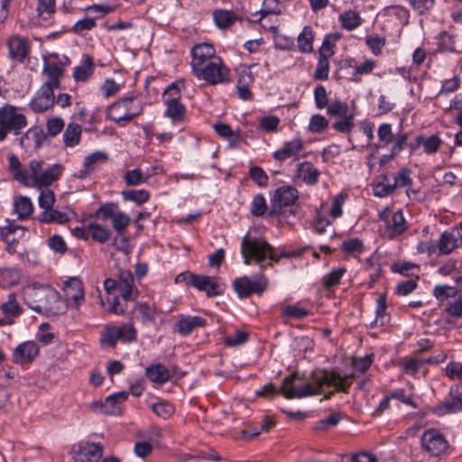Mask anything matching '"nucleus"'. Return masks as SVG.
Returning a JSON list of instances; mask_svg holds the SVG:
<instances>
[{
    "instance_id": "nucleus-1",
    "label": "nucleus",
    "mask_w": 462,
    "mask_h": 462,
    "mask_svg": "<svg viewBox=\"0 0 462 462\" xmlns=\"http://www.w3.org/2000/svg\"><path fill=\"white\" fill-rule=\"evenodd\" d=\"M311 383H306L301 377H285L282 385L276 387L269 383L255 391V395L265 399L282 393L287 399H300L324 392L325 387L333 386L336 391L346 392L352 383L353 377H315Z\"/></svg>"
},
{
    "instance_id": "nucleus-2",
    "label": "nucleus",
    "mask_w": 462,
    "mask_h": 462,
    "mask_svg": "<svg viewBox=\"0 0 462 462\" xmlns=\"http://www.w3.org/2000/svg\"><path fill=\"white\" fill-rule=\"evenodd\" d=\"M23 302L32 310L46 316H57L65 311L59 292L48 285L32 283L22 290Z\"/></svg>"
},
{
    "instance_id": "nucleus-3",
    "label": "nucleus",
    "mask_w": 462,
    "mask_h": 462,
    "mask_svg": "<svg viewBox=\"0 0 462 462\" xmlns=\"http://www.w3.org/2000/svg\"><path fill=\"white\" fill-rule=\"evenodd\" d=\"M43 165L42 161H30L22 184L28 188L42 189L60 179L63 170L60 164H53L48 168H44Z\"/></svg>"
},
{
    "instance_id": "nucleus-4",
    "label": "nucleus",
    "mask_w": 462,
    "mask_h": 462,
    "mask_svg": "<svg viewBox=\"0 0 462 462\" xmlns=\"http://www.w3.org/2000/svg\"><path fill=\"white\" fill-rule=\"evenodd\" d=\"M241 254L245 264L254 262L263 270L268 266L267 263L271 262L272 245L263 238L249 237L246 235L241 243Z\"/></svg>"
},
{
    "instance_id": "nucleus-5",
    "label": "nucleus",
    "mask_w": 462,
    "mask_h": 462,
    "mask_svg": "<svg viewBox=\"0 0 462 462\" xmlns=\"http://www.w3.org/2000/svg\"><path fill=\"white\" fill-rule=\"evenodd\" d=\"M104 289L109 295L118 291L125 301H132L138 297V290L134 285V278L129 270H120L117 279H106L104 281Z\"/></svg>"
},
{
    "instance_id": "nucleus-6",
    "label": "nucleus",
    "mask_w": 462,
    "mask_h": 462,
    "mask_svg": "<svg viewBox=\"0 0 462 462\" xmlns=\"http://www.w3.org/2000/svg\"><path fill=\"white\" fill-rule=\"evenodd\" d=\"M378 218L383 223V236L389 240L397 239L409 228V225L401 209L392 213L390 208L386 207L379 211Z\"/></svg>"
},
{
    "instance_id": "nucleus-7",
    "label": "nucleus",
    "mask_w": 462,
    "mask_h": 462,
    "mask_svg": "<svg viewBox=\"0 0 462 462\" xmlns=\"http://www.w3.org/2000/svg\"><path fill=\"white\" fill-rule=\"evenodd\" d=\"M27 120L23 114L11 105L0 108V142L4 141L7 134L17 135L26 126Z\"/></svg>"
},
{
    "instance_id": "nucleus-8",
    "label": "nucleus",
    "mask_w": 462,
    "mask_h": 462,
    "mask_svg": "<svg viewBox=\"0 0 462 462\" xmlns=\"http://www.w3.org/2000/svg\"><path fill=\"white\" fill-rule=\"evenodd\" d=\"M163 103L166 106L165 116L169 117L173 124L182 123L185 118L186 107L180 102V92L179 87L172 83L163 93Z\"/></svg>"
},
{
    "instance_id": "nucleus-9",
    "label": "nucleus",
    "mask_w": 462,
    "mask_h": 462,
    "mask_svg": "<svg viewBox=\"0 0 462 462\" xmlns=\"http://www.w3.org/2000/svg\"><path fill=\"white\" fill-rule=\"evenodd\" d=\"M193 74L201 80L210 85L222 84L228 81L229 69L223 64L219 57L213 58L202 68L199 69Z\"/></svg>"
},
{
    "instance_id": "nucleus-10",
    "label": "nucleus",
    "mask_w": 462,
    "mask_h": 462,
    "mask_svg": "<svg viewBox=\"0 0 462 462\" xmlns=\"http://www.w3.org/2000/svg\"><path fill=\"white\" fill-rule=\"evenodd\" d=\"M232 287L240 299H245L254 293L262 294L266 290L267 279L263 274H259L254 280L245 275L235 279Z\"/></svg>"
},
{
    "instance_id": "nucleus-11",
    "label": "nucleus",
    "mask_w": 462,
    "mask_h": 462,
    "mask_svg": "<svg viewBox=\"0 0 462 462\" xmlns=\"http://www.w3.org/2000/svg\"><path fill=\"white\" fill-rule=\"evenodd\" d=\"M103 453L104 447L99 442L79 441L71 449L74 462H98Z\"/></svg>"
},
{
    "instance_id": "nucleus-12",
    "label": "nucleus",
    "mask_w": 462,
    "mask_h": 462,
    "mask_svg": "<svg viewBox=\"0 0 462 462\" xmlns=\"http://www.w3.org/2000/svg\"><path fill=\"white\" fill-rule=\"evenodd\" d=\"M133 100L132 97H125L109 106L106 109L107 118L118 124L133 120L140 115V111L131 112Z\"/></svg>"
},
{
    "instance_id": "nucleus-13",
    "label": "nucleus",
    "mask_w": 462,
    "mask_h": 462,
    "mask_svg": "<svg viewBox=\"0 0 462 462\" xmlns=\"http://www.w3.org/2000/svg\"><path fill=\"white\" fill-rule=\"evenodd\" d=\"M421 445L425 451L436 457L445 453L448 448V442L445 437L434 429L424 431Z\"/></svg>"
},
{
    "instance_id": "nucleus-14",
    "label": "nucleus",
    "mask_w": 462,
    "mask_h": 462,
    "mask_svg": "<svg viewBox=\"0 0 462 462\" xmlns=\"http://www.w3.org/2000/svg\"><path fill=\"white\" fill-rule=\"evenodd\" d=\"M304 149V142L300 137H295L290 141L285 142L281 148L273 153V158L280 162L287 160H299L300 152Z\"/></svg>"
},
{
    "instance_id": "nucleus-15",
    "label": "nucleus",
    "mask_w": 462,
    "mask_h": 462,
    "mask_svg": "<svg viewBox=\"0 0 462 462\" xmlns=\"http://www.w3.org/2000/svg\"><path fill=\"white\" fill-rule=\"evenodd\" d=\"M128 397V393L125 391L117 392L106 398L105 402H97L93 403L92 408L95 411L107 414L118 415L121 413L120 404L124 402Z\"/></svg>"
},
{
    "instance_id": "nucleus-16",
    "label": "nucleus",
    "mask_w": 462,
    "mask_h": 462,
    "mask_svg": "<svg viewBox=\"0 0 462 462\" xmlns=\"http://www.w3.org/2000/svg\"><path fill=\"white\" fill-rule=\"evenodd\" d=\"M192 72H195L202 66L206 65L213 58H217L216 50L209 43H199L193 46L190 51Z\"/></svg>"
},
{
    "instance_id": "nucleus-17",
    "label": "nucleus",
    "mask_w": 462,
    "mask_h": 462,
    "mask_svg": "<svg viewBox=\"0 0 462 462\" xmlns=\"http://www.w3.org/2000/svg\"><path fill=\"white\" fill-rule=\"evenodd\" d=\"M9 58L23 63L30 51V44L25 37L18 34L12 35L6 42Z\"/></svg>"
},
{
    "instance_id": "nucleus-18",
    "label": "nucleus",
    "mask_w": 462,
    "mask_h": 462,
    "mask_svg": "<svg viewBox=\"0 0 462 462\" xmlns=\"http://www.w3.org/2000/svg\"><path fill=\"white\" fill-rule=\"evenodd\" d=\"M320 171L312 162L304 161L296 165L293 180L300 181L308 186H314L319 182Z\"/></svg>"
},
{
    "instance_id": "nucleus-19",
    "label": "nucleus",
    "mask_w": 462,
    "mask_h": 462,
    "mask_svg": "<svg viewBox=\"0 0 462 462\" xmlns=\"http://www.w3.org/2000/svg\"><path fill=\"white\" fill-rule=\"evenodd\" d=\"M36 342L29 340L19 344L13 351V361L18 365L32 363L39 355Z\"/></svg>"
},
{
    "instance_id": "nucleus-20",
    "label": "nucleus",
    "mask_w": 462,
    "mask_h": 462,
    "mask_svg": "<svg viewBox=\"0 0 462 462\" xmlns=\"http://www.w3.org/2000/svg\"><path fill=\"white\" fill-rule=\"evenodd\" d=\"M63 291L67 301L72 307L78 309L84 301V289L81 281L78 278H69L64 282Z\"/></svg>"
},
{
    "instance_id": "nucleus-21",
    "label": "nucleus",
    "mask_w": 462,
    "mask_h": 462,
    "mask_svg": "<svg viewBox=\"0 0 462 462\" xmlns=\"http://www.w3.org/2000/svg\"><path fill=\"white\" fill-rule=\"evenodd\" d=\"M55 104L54 91L41 87L32 98L29 106L34 113H43Z\"/></svg>"
},
{
    "instance_id": "nucleus-22",
    "label": "nucleus",
    "mask_w": 462,
    "mask_h": 462,
    "mask_svg": "<svg viewBox=\"0 0 462 462\" xmlns=\"http://www.w3.org/2000/svg\"><path fill=\"white\" fill-rule=\"evenodd\" d=\"M207 325V320L200 316L180 315L178 321L174 324L173 331L185 337L189 335L194 329L203 328Z\"/></svg>"
},
{
    "instance_id": "nucleus-23",
    "label": "nucleus",
    "mask_w": 462,
    "mask_h": 462,
    "mask_svg": "<svg viewBox=\"0 0 462 462\" xmlns=\"http://www.w3.org/2000/svg\"><path fill=\"white\" fill-rule=\"evenodd\" d=\"M63 69L55 63H45L42 69V75L45 80L42 85V88L55 91L60 88V78Z\"/></svg>"
},
{
    "instance_id": "nucleus-24",
    "label": "nucleus",
    "mask_w": 462,
    "mask_h": 462,
    "mask_svg": "<svg viewBox=\"0 0 462 462\" xmlns=\"http://www.w3.org/2000/svg\"><path fill=\"white\" fill-rule=\"evenodd\" d=\"M190 285L200 291H205L208 297H214L221 293L220 286L215 278L210 276H190Z\"/></svg>"
},
{
    "instance_id": "nucleus-25",
    "label": "nucleus",
    "mask_w": 462,
    "mask_h": 462,
    "mask_svg": "<svg viewBox=\"0 0 462 462\" xmlns=\"http://www.w3.org/2000/svg\"><path fill=\"white\" fill-rule=\"evenodd\" d=\"M451 394L453 396L451 402L435 408L434 411L437 415L443 416L447 413L462 411V383L457 385L455 389L451 388Z\"/></svg>"
},
{
    "instance_id": "nucleus-26",
    "label": "nucleus",
    "mask_w": 462,
    "mask_h": 462,
    "mask_svg": "<svg viewBox=\"0 0 462 462\" xmlns=\"http://www.w3.org/2000/svg\"><path fill=\"white\" fill-rule=\"evenodd\" d=\"M299 199V191L292 186H282L275 189L273 201L282 207H289L295 204Z\"/></svg>"
},
{
    "instance_id": "nucleus-27",
    "label": "nucleus",
    "mask_w": 462,
    "mask_h": 462,
    "mask_svg": "<svg viewBox=\"0 0 462 462\" xmlns=\"http://www.w3.org/2000/svg\"><path fill=\"white\" fill-rule=\"evenodd\" d=\"M33 204L30 198L26 196H17L13 201V211L17 215L18 219L26 220L33 213Z\"/></svg>"
},
{
    "instance_id": "nucleus-28",
    "label": "nucleus",
    "mask_w": 462,
    "mask_h": 462,
    "mask_svg": "<svg viewBox=\"0 0 462 462\" xmlns=\"http://www.w3.org/2000/svg\"><path fill=\"white\" fill-rule=\"evenodd\" d=\"M94 60L89 55H86L81 63L74 68L73 78L77 82H86L93 75Z\"/></svg>"
},
{
    "instance_id": "nucleus-29",
    "label": "nucleus",
    "mask_w": 462,
    "mask_h": 462,
    "mask_svg": "<svg viewBox=\"0 0 462 462\" xmlns=\"http://www.w3.org/2000/svg\"><path fill=\"white\" fill-rule=\"evenodd\" d=\"M0 310L5 319H14L23 313V308L18 302L14 293L8 294L7 300L0 305Z\"/></svg>"
},
{
    "instance_id": "nucleus-30",
    "label": "nucleus",
    "mask_w": 462,
    "mask_h": 462,
    "mask_svg": "<svg viewBox=\"0 0 462 462\" xmlns=\"http://www.w3.org/2000/svg\"><path fill=\"white\" fill-rule=\"evenodd\" d=\"M213 18L218 28L225 29L237 21L238 15L232 10L217 9L213 12Z\"/></svg>"
},
{
    "instance_id": "nucleus-31",
    "label": "nucleus",
    "mask_w": 462,
    "mask_h": 462,
    "mask_svg": "<svg viewBox=\"0 0 462 462\" xmlns=\"http://www.w3.org/2000/svg\"><path fill=\"white\" fill-rule=\"evenodd\" d=\"M280 14L278 12H272L270 10L263 9L260 11V18L258 21L260 22L261 26L273 32L276 33L278 32L279 20L277 15Z\"/></svg>"
},
{
    "instance_id": "nucleus-32",
    "label": "nucleus",
    "mask_w": 462,
    "mask_h": 462,
    "mask_svg": "<svg viewBox=\"0 0 462 462\" xmlns=\"http://www.w3.org/2000/svg\"><path fill=\"white\" fill-rule=\"evenodd\" d=\"M457 247V237L452 232H443L438 242L439 254H449Z\"/></svg>"
},
{
    "instance_id": "nucleus-33",
    "label": "nucleus",
    "mask_w": 462,
    "mask_h": 462,
    "mask_svg": "<svg viewBox=\"0 0 462 462\" xmlns=\"http://www.w3.org/2000/svg\"><path fill=\"white\" fill-rule=\"evenodd\" d=\"M81 132L82 128L79 125L69 123L63 133V142L65 145L74 147L79 144L81 138Z\"/></svg>"
},
{
    "instance_id": "nucleus-34",
    "label": "nucleus",
    "mask_w": 462,
    "mask_h": 462,
    "mask_svg": "<svg viewBox=\"0 0 462 462\" xmlns=\"http://www.w3.org/2000/svg\"><path fill=\"white\" fill-rule=\"evenodd\" d=\"M70 219L69 216L61 211H58L53 209V208L42 211L38 216V220L41 223H59V224H65Z\"/></svg>"
},
{
    "instance_id": "nucleus-35",
    "label": "nucleus",
    "mask_w": 462,
    "mask_h": 462,
    "mask_svg": "<svg viewBox=\"0 0 462 462\" xmlns=\"http://www.w3.org/2000/svg\"><path fill=\"white\" fill-rule=\"evenodd\" d=\"M339 21L341 22L342 27L347 31H353L362 23L359 14L354 10H348L341 14Z\"/></svg>"
},
{
    "instance_id": "nucleus-36",
    "label": "nucleus",
    "mask_w": 462,
    "mask_h": 462,
    "mask_svg": "<svg viewBox=\"0 0 462 462\" xmlns=\"http://www.w3.org/2000/svg\"><path fill=\"white\" fill-rule=\"evenodd\" d=\"M313 30L310 26H305L298 37V48L304 53L313 51Z\"/></svg>"
},
{
    "instance_id": "nucleus-37",
    "label": "nucleus",
    "mask_w": 462,
    "mask_h": 462,
    "mask_svg": "<svg viewBox=\"0 0 462 462\" xmlns=\"http://www.w3.org/2000/svg\"><path fill=\"white\" fill-rule=\"evenodd\" d=\"M38 16L44 22L49 23L56 11V0H37Z\"/></svg>"
},
{
    "instance_id": "nucleus-38",
    "label": "nucleus",
    "mask_w": 462,
    "mask_h": 462,
    "mask_svg": "<svg viewBox=\"0 0 462 462\" xmlns=\"http://www.w3.org/2000/svg\"><path fill=\"white\" fill-rule=\"evenodd\" d=\"M459 291L458 287L442 284L436 285L432 293L439 301H445L449 298H457Z\"/></svg>"
},
{
    "instance_id": "nucleus-39",
    "label": "nucleus",
    "mask_w": 462,
    "mask_h": 462,
    "mask_svg": "<svg viewBox=\"0 0 462 462\" xmlns=\"http://www.w3.org/2000/svg\"><path fill=\"white\" fill-rule=\"evenodd\" d=\"M115 6L110 5H92L85 7L87 15L94 19L96 22L97 19L105 17L106 14L115 11Z\"/></svg>"
},
{
    "instance_id": "nucleus-40",
    "label": "nucleus",
    "mask_w": 462,
    "mask_h": 462,
    "mask_svg": "<svg viewBox=\"0 0 462 462\" xmlns=\"http://www.w3.org/2000/svg\"><path fill=\"white\" fill-rule=\"evenodd\" d=\"M313 227L319 235L328 232L331 238L335 237L337 235L332 223L326 217L321 216L320 214H318L314 219Z\"/></svg>"
},
{
    "instance_id": "nucleus-41",
    "label": "nucleus",
    "mask_w": 462,
    "mask_h": 462,
    "mask_svg": "<svg viewBox=\"0 0 462 462\" xmlns=\"http://www.w3.org/2000/svg\"><path fill=\"white\" fill-rule=\"evenodd\" d=\"M387 304H386V296L384 294H380L376 299V308H375V319L374 324L377 325L379 323L380 326L385 325L389 318L386 313Z\"/></svg>"
},
{
    "instance_id": "nucleus-42",
    "label": "nucleus",
    "mask_w": 462,
    "mask_h": 462,
    "mask_svg": "<svg viewBox=\"0 0 462 462\" xmlns=\"http://www.w3.org/2000/svg\"><path fill=\"white\" fill-rule=\"evenodd\" d=\"M122 197L125 200L142 205L149 200L150 193L146 189H129L122 191Z\"/></svg>"
},
{
    "instance_id": "nucleus-43",
    "label": "nucleus",
    "mask_w": 462,
    "mask_h": 462,
    "mask_svg": "<svg viewBox=\"0 0 462 462\" xmlns=\"http://www.w3.org/2000/svg\"><path fill=\"white\" fill-rule=\"evenodd\" d=\"M346 273V267H339L337 269L332 270L329 273L325 275L322 279L323 286L326 290H330L331 288L339 284L343 275Z\"/></svg>"
},
{
    "instance_id": "nucleus-44",
    "label": "nucleus",
    "mask_w": 462,
    "mask_h": 462,
    "mask_svg": "<svg viewBox=\"0 0 462 462\" xmlns=\"http://www.w3.org/2000/svg\"><path fill=\"white\" fill-rule=\"evenodd\" d=\"M88 229L91 237L98 243L104 244L110 238V231L99 224H89Z\"/></svg>"
},
{
    "instance_id": "nucleus-45",
    "label": "nucleus",
    "mask_w": 462,
    "mask_h": 462,
    "mask_svg": "<svg viewBox=\"0 0 462 462\" xmlns=\"http://www.w3.org/2000/svg\"><path fill=\"white\" fill-rule=\"evenodd\" d=\"M376 63L372 60H365L364 62L355 66V71L352 75L351 80L358 83L361 80L362 75L371 74L375 68Z\"/></svg>"
},
{
    "instance_id": "nucleus-46",
    "label": "nucleus",
    "mask_w": 462,
    "mask_h": 462,
    "mask_svg": "<svg viewBox=\"0 0 462 462\" xmlns=\"http://www.w3.org/2000/svg\"><path fill=\"white\" fill-rule=\"evenodd\" d=\"M340 247L342 251L351 255L360 254L365 250L363 241L357 237L344 241Z\"/></svg>"
},
{
    "instance_id": "nucleus-47",
    "label": "nucleus",
    "mask_w": 462,
    "mask_h": 462,
    "mask_svg": "<svg viewBox=\"0 0 462 462\" xmlns=\"http://www.w3.org/2000/svg\"><path fill=\"white\" fill-rule=\"evenodd\" d=\"M8 168L10 172L13 174V177L15 180L19 181L21 184L23 182V177H24L26 172V168H23L18 157L14 154H11L8 156Z\"/></svg>"
},
{
    "instance_id": "nucleus-48",
    "label": "nucleus",
    "mask_w": 462,
    "mask_h": 462,
    "mask_svg": "<svg viewBox=\"0 0 462 462\" xmlns=\"http://www.w3.org/2000/svg\"><path fill=\"white\" fill-rule=\"evenodd\" d=\"M6 221L8 225L0 227V237L4 241H11L16 234H19L20 236H23L25 230L23 226L11 223L8 219Z\"/></svg>"
},
{
    "instance_id": "nucleus-49",
    "label": "nucleus",
    "mask_w": 462,
    "mask_h": 462,
    "mask_svg": "<svg viewBox=\"0 0 462 462\" xmlns=\"http://www.w3.org/2000/svg\"><path fill=\"white\" fill-rule=\"evenodd\" d=\"M347 199V194L340 192L332 198V205L329 210V216L336 219L343 215V206Z\"/></svg>"
},
{
    "instance_id": "nucleus-50",
    "label": "nucleus",
    "mask_w": 462,
    "mask_h": 462,
    "mask_svg": "<svg viewBox=\"0 0 462 462\" xmlns=\"http://www.w3.org/2000/svg\"><path fill=\"white\" fill-rule=\"evenodd\" d=\"M119 340L117 334V327L116 326H106L102 333L100 341L104 345H107L111 347H114L117 341Z\"/></svg>"
},
{
    "instance_id": "nucleus-51",
    "label": "nucleus",
    "mask_w": 462,
    "mask_h": 462,
    "mask_svg": "<svg viewBox=\"0 0 462 462\" xmlns=\"http://www.w3.org/2000/svg\"><path fill=\"white\" fill-rule=\"evenodd\" d=\"M134 310L141 316L143 323L153 321L156 316L154 307L146 303L138 302L135 304Z\"/></svg>"
},
{
    "instance_id": "nucleus-52",
    "label": "nucleus",
    "mask_w": 462,
    "mask_h": 462,
    "mask_svg": "<svg viewBox=\"0 0 462 462\" xmlns=\"http://www.w3.org/2000/svg\"><path fill=\"white\" fill-rule=\"evenodd\" d=\"M340 35L338 33H331L325 37L322 46L319 50V55L325 57H331L334 54L335 43L339 40Z\"/></svg>"
},
{
    "instance_id": "nucleus-53",
    "label": "nucleus",
    "mask_w": 462,
    "mask_h": 462,
    "mask_svg": "<svg viewBox=\"0 0 462 462\" xmlns=\"http://www.w3.org/2000/svg\"><path fill=\"white\" fill-rule=\"evenodd\" d=\"M106 159V154L102 152H95L87 156L84 160V167L87 172L93 171L97 164L105 162Z\"/></svg>"
},
{
    "instance_id": "nucleus-54",
    "label": "nucleus",
    "mask_w": 462,
    "mask_h": 462,
    "mask_svg": "<svg viewBox=\"0 0 462 462\" xmlns=\"http://www.w3.org/2000/svg\"><path fill=\"white\" fill-rule=\"evenodd\" d=\"M438 50L439 51H455L454 37L447 32H442L438 38Z\"/></svg>"
},
{
    "instance_id": "nucleus-55",
    "label": "nucleus",
    "mask_w": 462,
    "mask_h": 462,
    "mask_svg": "<svg viewBox=\"0 0 462 462\" xmlns=\"http://www.w3.org/2000/svg\"><path fill=\"white\" fill-rule=\"evenodd\" d=\"M328 126V121L325 116L316 114L310 117L309 131L313 134H320Z\"/></svg>"
},
{
    "instance_id": "nucleus-56",
    "label": "nucleus",
    "mask_w": 462,
    "mask_h": 462,
    "mask_svg": "<svg viewBox=\"0 0 462 462\" xmlns=\"http://www.w3.org/2000/svg\"><path fill=\"white\" fill-rule=\"evenodd\" d=\"M249 176L253 181L261 188H264L268 185L269 177L263 168L259 166L251 167Z\"/></svg>"
},
{
    "instance_id": "nucleus-57",
    "label": "nucleus",
    "mask_w": 462,
    "mask_h": 462,
    "mask_svg": "<svg viewBox=\"0 0 462 462\" xmlns=\"http://www.w3.org/2000/svg\"><path fill=\"white\" fill-rule=\"evenodd\" d=\"M118 206L116 203L106 202L100 206V208L96 212V216L102 218L103 220H106L108 218L112 219L118 213Z\"/></svg>"
},
{
    "instance_id": "nucleus-58",
    "label": "nucleus",
    "mask_w": 462,
    "mask_h": 462,
    "mask_svg": "<svg viewBox=\"0 0 462 462\" xmlns=\"http://www.w3.org/2000/svg\"><path fill=\"white\" fill-rule=\"evenodd\" d=\"M39 206L43 209L42 211H46L51 208H53L55 203V195L54 192L49 189H42L39 199H38Z\"/></svg>"
},
{
    "instance_id": "nucleus-59",
    "label": "nucleus",
    "mask_w": 462,
    "mask_h": 462,
    "mask_svg": "<svg viewBox=\"0 0 462 462\" xmlns=\"http://www.w3.org/2000/svg\"><path fill=\"white\" fill-rule=\"evenodd\" d=\"M441 143L442 141L438 135L433 134L429 137H425L423 135L422 147L424 152L427 154L436 153L439 151Z\"/></svg>"
},
{
    "instance_id": "nucleus-60",
    "label": "nucleus",
    "mask_w": 462,
    "mask_h": 462,
    "mask_svg": "<svg viewBox=\"0 0 462 462\" xmlns=\"http://www.w3.org/2000/svg\"><path fill=\"white\" fill-rule=\"evenodd\" d=\"M332 127L336 131L343 134L351 132V130L354 127V116L352 114H348L342 117H339V120L335 122Z\"/></svg>"
},
{
    "instance_id": "nucleus-61",
    "label": "nucleus",
    "mask_w": 462,
    "mask_h": 462,
    "mask_svg": "<svg viewBox=\"0 0 462 462\" xmlns=\"http://www.w3.org/2000/svg\"><path fill=\"white\" fill-rule=\"evenodd\" d=\"M328 72H329L328 58L319 55L317 68L314 72V79H319V80H326L328 78Z\"/></svg>"
},
{
    "instance_id": "nucleus-62",
    "label": "nucleus",
    "mask_w": 462,
    "mask_h": 462,
    "mask_svg": "<svg viewBox=\"0 0 462 462\" xmlns=\"http://www.w3.org/2000/svg\"><path fill=\"white\" fill-rule=\"evenodd\" d=\"M124 179L128 186H136L147 181V178L143 175L140 169L126 171Z\"/></svg>"
},
{
    "instance_id": "nucleus-63",
    "label": "nucleus",
    "mask_w": 462,
    "mask_h": 462,
    "mask_svg": "<svg viewBox=\"0 0 462 462\" xmlns=\"http://www.w3.org/2000/svg\"><path fill=\"white\" fill-rule=\"evenodd\" d=\"M411 170L407 168L401 169L397 174L393 177V186L394 188H402L411 186L412 183V180L411 178Z\"/></svg>"
},
{
    "instance_id": "nucleus-64",
    "label": "nucleus",
    "mask_w": 462,
    "mask_h": 462,
    "mask_svg": "<svg viewBox=\"0 0 462 462\" xmlns=\"http://www.w3.org/2000/svg\"><path fill=\"white\" fill-rule=\"evenodd\" d=\"M267 205L263 195L257 194L254 196L251 203L250 212L255 217H261L265 213Z\"/></svg>"
}]
</instances>
